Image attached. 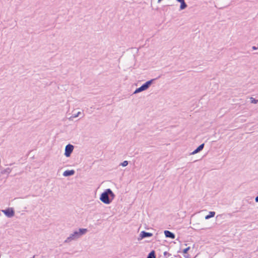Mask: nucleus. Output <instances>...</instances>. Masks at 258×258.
Here are the masks:
<instances>
[{
	"label": "nucleus",
	"mask_w": 258,
	"mask_h": 258,
	"mask_svg": "<svg viewBox=\"0 0 258 258\" xmlns=\"http://www.w3.org/2000/svg\"><path fill=\"white\" fill-rule=\"evenodd\" d=\"M115 197V195L110 188H107L101 194L100 201L105 204H109Z\"/></svg>",
	"instance_id": "f257e3e1"
},
{
	"label": "nucleus",
	"mask_w": 258,
	"mask_h": 258,
	"mask_svg": "<svg viewBox=\"0 0 258 258\" xmlns=\"http://www.w3.org/2000/svg\"><path fill=\"white\" fill-rule=\"evenodd\" d=\"M87 231L88 230L86 228H79L78 230H76L71 233L64 240V242L69 243L73 240H77L84 235Z\"/></svg>",
	"instance_id": "f03ea898"
},
{
	"label": "nucleus",
	"mask_w": 258,
	"mask_h": 258,
	"mask_svg": "<svg viewBox=\"0 0 258 258\" xmlns=\"http://www.w3.org/2000/svg\"><path fill=\"white\" fill-rule=\"evenodd\" d=\"M154 80H155V79H152L150 81L146 82L145 83L143 84L140 87L137 88L134 92V94H137V93H140L142 91L147 90V89H148L149 88V87L150 86V85L152 84V82Z\"/></svg>",
	"instance_id": "7ed1b4c3"
},
{
	"label": "nucleus",
	"mask_w": 258,
	"mask_h": 258,
	"mask_svg": "<svg viewBox=\"0 0 258 258\" xmlns=\"http://www.w3.org/2000/svg\"><path fill=\"white\" fill-rule=\"evenodd\" d=\"M74 150V146L71 144L67 145L65 147L64 155L67 157L70 156Z\"/></svg>",
	"instance_id": "20e7f679"
},
{
	"label": "nucleus",
	"mask_w": 258,
	"mask_h": 258,
	"mask_svg": "<svg viewBox=\"0 0 258 258\" xmlns=\"http://www.w3.org/2000/svg\"><path fill=\"white\" fill-rule=\"evenodd\" d=\"M2 212L9 218H11L14 216V211L12 208H8L2 210Z\"/></svg>",
	"instance_id": "39448f33"
},
{
	"label": "nucleus",
	"mask_w": 258,
	"mask_h": 258,
	"mask_svg": "<svg viewBox=\"0 0 258 258\" xmlns=\"http://www.w3.org/2000/svg\"><path fill=\"white\" fill-rule=\"evenodd\" d=\"M152 235L153 234L152 233L147 232L145 231H142L140 233V237L142 239L146 237H151Z\"/></svg>",
	"instance_id": "423d86ee"
},
{
	"label": "nucleus",
	"mask_w": 258,
	"mask_h": 258,
	"mask_svg": "<svg viewBox=\"0 0 258 258\" xmlns=\"http://www.w3.org/2000/svg\"><path fill=\"white\" fill-rule=\"evenodd\" d=\"M164 234L166 237L170 238L171 239H174L175 238L174 234L168 230H165Z\"/></svg>",
	"instance_id": "0eeeda50"
},
{
	"label": "nucleus",
	"mask_w": 258,
	"mask_h": 258,
	"mask_svg": "<svg viewBox=\"0 0 258 258\" xmlns=\"http://www.w3.org/2000/svg\"><path fill=\"white\" fill-rule=\"evenodd\" d=\"M75 170H66L65 171L63 172V175L64 176H71V175H73L75 174Z\"/></svg>",
	"instance_id": "6e6552de"
},
{
	"label": "nucleus",
	"mask_w": 258,
	"mask_h": 258,
	"mask_svg": "<svg viewBox=\"0 0 258 258\" xmlns=\"http://www.w3.org/2000/svg\"><path fill=\"white\" fill-rule=\"evenodd\" d=\"M204 147V144H202L200 145L196 150H195L191 153V154L194 155V154L198 153V152L202 151Z\"/></svg>",
	"instance_id": "1a4fd4ad"
},
{
	"label": "nucleus",
	"mask_w": 258,
	"mask_h": 258,
	"mask_svg": "<svg viewBox=\"0 0 258 258\" xmlns=\"http://www.w3.org/2000/svg\"><path fill=\"white\" fill-rule=\"evenodd\" d=\"M11 171H12V169L8 167V168H6V169H5L4 170H2L1 171V173L3 174H7V175H8V174H9L11 173Z\"/></svg>",
	"instance_id": "9d476101"
},
{
	"label": "nucleus",
	"mask_w": 258,
	"mask_h": 258,
	"mask_svg": "<svg viewBox=\"0 0 258 258\" xmlns=\"http://www.w3.org/2000/svg\"><path fill=\"white\" fill-rule=\"evenodd\" d=\"M215 215V212L211 211L209 212V215L206 216L205 219L207 220L211 218H212V217H214Z\"/></svg>",
	"instance_id": "9b49d317"
},
{
	"label": "nucleus",
	"mask_w": 258,
	"mask_h": 258,
	"mask_svg": "<svg viewBox=\"0 0 258 258\" xmlns=\"http://www.w3.org/2000/svg\"><path fill=\"white\" fill-rule=\"evenodd\" d=\"M147 258H156L155 252L154 250L151 251L148 255Z\"/></svg>",
	"instance_id": "f8f14e48"
},
{
	"label": "nucleus",
	"mask_w": 258,
	"mask_h": 258,
	"mask_svg": "<svg viewBox=\"0 0 258 258\" xmlns=\"http://www.w3.org/2000/svg\"><path fill=\"white\" fill-rule=\"evenodd\" d=\"M180 10H183L185 9L187 7V5L185 3V1L180 3Z\"/></svg>",
	"instance_id": "ddd939ff"
},
{
	"label": "nucleus",
	"mask_w": 258,
	"mask_h": 258,
	"mask_svg": "<svg viewBox=\"0 0 258 258\" xmlns=\"http://www.w3.org/2000/svg\"><path fill=\"white\" fill-rule=\"evenodd\" d=\"M250 102L251 103L256 104L258 102V100L254 99L253 97L250 98Z\"/></svg>",
	"instance_id": "4468645a"
},
{
	"label": "nucleus",
	"mask_w": 258,
	"mask_h": 258,
	"mask_svg": "<svg viewBox=\"0 0 258 258\" xmlns=\"http://www.w3.org/2000/svg\"><path fill=\"white\" fill-rule=\"evenodd\" d=\"M128 165L127 161H124L123 162L121 163L120 165H121L123 167L126 166Z\"/></svg>",
	"instance_id": "2eb2a0df"
},
{
	"label": "nucleus",
	"mask_w": 258,
	"mask_h": 258,
	"mask_svg": "<svg viewBox=\"0 0 258 258\" xmlns=\"http://www.w3.org/2000/svg\"><path fill=\"white\" fill-rule=\"evenodd\" d=\"M81 114V112H78L77 114H74L72 115V117L73 118H76Z\"/></svg>",
	"instance_id": "dca6fc26"
},
{
	"label": "nucleus",
	"mask_w": 258,
	"mask_h": 258,
	"mask_svg": "<svg viewBox=\"0 0 258 258\" xmlns=\"http://www.w3.org/2000/svg\"><path fill=\"white\" fill-rule=\"evenodd\" d=\"M190 247L189 246L186 247V248L184 249L183 250V252L184 253H186L187 251L190 249Z\"/></svg>",
	"instance_id": "f3484780"
},
{
	"label": "nucleus",
	"mask_w": 258,
	"mask_h": 258,
	"mask_svg": "<svg viewBox=\"0 0 258 258\" xmlns=\"http://www.w3.org/2000/svg\"><path fill=\"white\" fill-rule=\"evenodd\" d=\"M252 49L253 50H256V49H258V47H256V46H253L252 47Z\"/></svg>",
	"instance_id": "a211bd4d"
},
{
	"label": "nucleus",
	"mask_w": 258,
	"mask_h": 258,
	"mask_svg": "<svg viewBox=\"0 0 258 258\" xmlns=\"http://www.w3.org/2000/svg\"><path fill=\"white\" fill-rule=\"evenodd\" d=\"M184 257L185 258H189V255H188V254L184 255Z\"/></svg>",
	"instance_id": "6ab92c4d"
},
{
	"label": "nucleus",
	"mask_w": 258,
	"mask_h": 258,
	"mask_svg": "<svg viewBox=\"0 0 258 258\" xmlns=\"http://www.w3.org/2000/svg\"><path fill=\"white\" fill-rule=\"evenodd\" d=\"M255 201L256 202H258V196L257 197H256V198L255 199Z\"/></svg>",
	"instance_id": "aec40b11"
},
{
	"label": "nucleus",
	"mask_w": 258,
	"mask_h": 258,
	"mask_svg": "<svg viewBox=\"0 0 258 258\" xmlns=\"http://www.w3.org/2000/svg\"><path fill=\"white\" fill-rule=\"evenodd\" d=\"M179 3H181V2H184V0H176Z\"/></svg>",
	"instance_id": "412c9836"
},
{
	"label": "nucleus",
	"mask_w": 258,
	"mask_h": 258,
	"mask_svg": "<svg viewBox=\"0 0 258 258\" xmlns=\"http://www.w3.org/2000/svg\"><path fill=\"white\" fill-rule=\"evenodd\" d=\"M167 253H168V252H167V251H165V252H164V255H166Z\"/></svg>",
	"instance_id": "4be33fe9"
}]
</instances>
